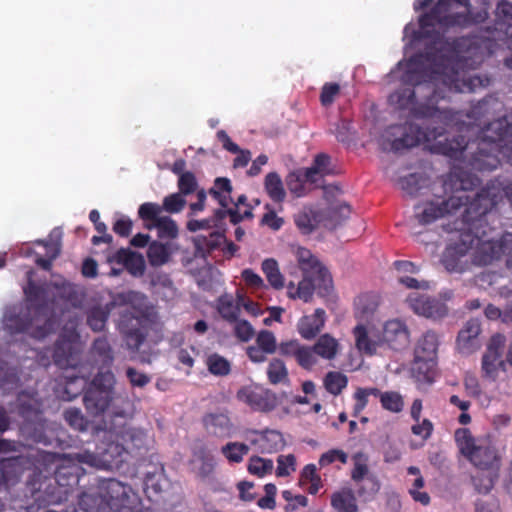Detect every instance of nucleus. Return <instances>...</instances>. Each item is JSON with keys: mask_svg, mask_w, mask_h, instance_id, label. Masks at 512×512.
<instances>
[{"mask_svg": "<svg viewBox=\"0 0 512 512\" xmlns=\"http://www.w3.org/2000/svg\"><path fill=\"white\" fill-rule=\"evenodd\" d=\"M476 43L467 37L451 41L438 37L424 53L414 55L408 62V69L402 76L405 85L389 97L399 109H410L413 117L430 119L435 124L450 125L459 120V115L447 107L439 106L447 93L474 92L485 84L480 76L463 75L459 69L479 65L483 57L472 47Z\"/></svg>", "mask_w": 512, "mask_h": 512, "instance_id": "nucleus-1", "label": "nucleus"}, {"mask_svg": "<svg viewBox=\"0 0 512 512\" xmlns=\"http://www.w3.org/2000/svg\"><path fill=\"white\" fill-rule=\"evenodd\" d=\"M452 138L437 137L430 143L431 151L461 160L476 171L485 172L496 169L500 157L512 164V113L502 119L489 123L479 131L475 139H470L472 132H459Z\"/></svg>", "mask_w": 512, "mask_h": 512, "instance_id": "nucleus-2", "label": "nucleus"}, {"mask_svg": "<svg viewBox=\"0 0 512 512\" xmlns=\"http://www.w3.org/2000/svg\"><path fill=\"white\" fill-rule=\"evenodd\" d=\"M501 199L500 189L488 183L475 194V199L462 215V227L451 237L442 252L440 262L449 272L463 273L468 267V253L485 234L483 216L495 208Z\"/></svg>", "mask_w": 512, "mask_h": 512, "instance_id": "nucleus-3", "label": "nucleus"}, {"mask_svg": "<svg viewBox=\"0 0 512 512\" xmlns=\"http://www.w3.org/2000/svg\"><path fill=\"white\" fill-rule=\"evenodd\" d=\"M479 183V179L464 171H453L444 180V190H450L449 197L436 196L415 207V217L421 225L431 224L438 219L456 214L475 199L468 194Z\"/></svg>", "mask_w": 512, "mask_h": 512, "instance_id": "nucleus-4", "label": "nucleus"}, {"mask_svg": "<svg viewBox=\"0 0 512 512\" xmlns=\"http://www.w3.org/2000/svg\"><path fill=\"white\" fill-rule=\"evenodd\" d=\"M52 455L53 461L49 465H41L40 482L42 483L41 499L47 503H61L67 501L74 488L78 486L84 470L78 462L77 453Z\"/></svg>", "mask_w": 512, "mask_h": 512, "instance_id": "nucleus-5", "label": "nucleus"}, {"mask_svg": "<svg viewBox=\"0 0 512 512\" xmlns=\"http://www.w3.org/2000/svg\"><path fill=\"white\" fill-rule=\"evenodd\" d=\"M53 456L47 451L36 450L27 455L2 458L0 460V475L6 485H15L25 471L31 470L27 485L36 500L41 499L42 483L40 482L41 465H49Z\"/></svg>", "mask_w": 512, "mask_h": 512, "instance_id": "nucleus-6", "label": "nucleus"}, {"mask_svg": "<svg viewBox=\"0 0 512 512\" xmlns=\"http://www.w3.org/2000/svg\"><path fill=\"white\" fill-rule=\"evenodd\" d=\"M486 16L487 13L484 12L473 17L469 0H438L429 12L419 17V25L423 30L436 25L443 28L466 27L482 22Z\"/></svg>", "mask_w": 512, "mask_h": 512, "instance_id": "nucleus-7", "label": "nucleus"}, {"mask_svg": "<svg viewBox=\"0 0 512 512\" xmlns=\"http://www.w3.org/2000/svg\"><path fill=\"white\" fill-rule=\"evenodd\" d=\"M33 395L22 392L18 396V413L24 419L21 431L26 440L36 444H51L48 423L43 416L42 403Z\"/></svg>", "mask_w": 512, "mask_h": 512, "instance_id": "nucleus-8", "label": "nucleus"}, {"mask_svg": "<svg viewBox=\"0 0 512 512\" xmlns=\"http://www.w3.org/2000/svg\"><path fill=\"white\" fill-rule=\"evenodd\" d=\"M3 325L10 334L26 333L36 339L45 338L50 330L49 319L35 316L34 311L23 304H15L6 308Z\"/></svg>", "mask_w": 512, "mask_h": 512, "instance_id": "nucleus-9", "label": "nucleus"}, {"mask_svg": "<svg viewBox=\"0 0 512 512\" xmlns=\"http://www.w3.org/2000/svg\"><path fill=\"white\" fill-rule=\"evenodd\" d=\"M111 434L114 435V439L97 447L96 453L88 450L78 452L76 454L78 462L101 469H119L123 463L129 462L130 459L122 441L117 439L115 423H111Z\"/></svg>", "mask_w": 512, "mask_h": 512, "instance_id": "nucleus-10", "label": "nucleus"}, {"mask_svg": "<svg viewBox=\"0 0 512 512\" xmlns=\"http://www.w3.org/2000/svg\"><path fill=\"white\" fill-rule=\"evenodd\" d=\"M150 322L148 313L142 309L132 306L121 311L118 328L129 350L140 349L148 336Z\"/></svg>", "mask_w": 512, "mask_h": 512, "instance_id": "nucleus-11", "label": "nucleus"}, {"mask_svg": "<svg viewBox=\"0 0 512 512\" xmlns=\"http://www.w3.org/2000/svg\"><path fill=\"white\" fill-rule=\"evenodd\" d=\"M100 494L112 512H140L142 500L128 484L115 478L105 479L100 485Z\"/></svg>", "mask_w": 512, "mask_h": 512, "instance_id": "nucleus-12", "label": "nucleus"}, {"mask_svg": "<svg viewBox=\"0 0 512 512\" xmlns=\"http://www.w3.org/2000/svg\"><path fill=\"white\" fill-rule=\"evenodd\" d=\"M113 394L114 393L108 390L88 387L83 397L86 410L90 414L98 416L103 414L111 404V423H114V419L116 418L127 420L132 416L130 402L114 398Z\"/></svg>", "mask_w": 512, "mask_h": 512, "instance_id": "nucleus-13", "label": "nucleus"}, {"mask_svg": "<svg viewBox=\"0 0 512 512\" xmlns=\"http://www.w3.org/2000/svg\"><path fill=\"white\" fill-rule=\"evenodd\" d=\"M448 127L445 124H439L433 127H420L416 124H406L404 126L395 125L389 127V132L392 135L397 133L401 134L400 137L395 138L390 143V149L394 152H399L419 145L421 142L430 143L436 140L437 137L444 136Z\"/></svg>", "mask_w": 512, "mask_h": 512, "instance_id": "nucleus-14", "label": "nucleus"}, {"mask_svg": "<svg viewBox=\"0 0 512 512\" xmlns=\"http://www.w3.org/2000/svg\"><path fill=\"white\" fill-rule=\"evenodd\" d=\"M492 209L483 216V229L485 234L475 243L477 247L476 260L483 265L491 264L494 260L507 256V265L512 266V233H505L498 240L487 239L490 227L487 223V215Z\"/></svg>", "mask_w": 512, "mask_h": 512, "instance_id": "nucleus-15", "label": "nucleus"}, {"mask_svg": "<svg viewBox=\"0 0 512 512\" xmlns=\"http://www.w3.org/2000/svg\"><path fill=\"white\" fill-rule=\"evenodd\" d=\"M82 344L75 329H63L54 344L53 361L61 369L76 368L80 362Z\"/></svg>", "mask_w": 512, "mask_h": 512, "instance_id": "nucleus-16", "label": "nucleus"}, {"mask_svg": "<svg viewBox=\"0 0 512 512\" xmlns=\"http://www.w3.org/2000/svg\"><path fill=\"white\" fill-rule=\"evenodd\" d=\"M116 432L117 439L122 441L130 461L144 459L152 448L153 439L143 428L133 427L127 425L126 422H120L116 424Z\"/></svg>", "mask_w": 512, "mask_h": 512, "instance_id": "nucleus-17", "label": "nucleus"}, {"mask_svg": "<svg viewBox=\"0 0 512 512\" xmlns=\"http://www.w3.org/2000/svg\"><path fill=\"white\" fill-rule=\"evenodd\" d=\"M162 208L159 204L145 202L138 209V216L143 221L144 228L157 229L160 239H175L179 229L176 222L169 216L161 215Z\"/></svg>", "mask_w": 512, "mask_h": 512, "instance_id": "nucleus-18", "label": "nucleus"}, {"mask_svg": "<svg viewBox=\"0 0 512 512\" xmlns=\"http://www.w3.org/2000/svg\"><path fill=\"white\" fill-rule=\"evenodd\" d=\"M352 460L353 468L351 470V479L355 483H360L364 479L366 480V485L359 486L356 493L360 498L367 500L378 493L380 483L375 475L369 473V458L365 453H355Z\"/></svg>", "mask_w": 512, "mask_h": 512, "instance_id": "nucleus-19", "label": "nucleus"}, {"mask_svg": "<svg viewBox=\"0 0 512 512\" xmlns=\"http://www.w3.org/2000/svg\"><path fill=\"white\" fill-rule=\"evenodd\" d=\"M505 342V336L499 333L490 338L482 358V372L485 377L495 380L499 367L503 365L502 354Z\"/></svg>", "mask_w": 512, "mask_h": 512, "instance_id": "nucleus-20", "label": "nucleus"}, {"mask_svg": "<svg viewBox=\"0 0 512 512\" xmlns=\"http://www.w3.org/2000/svg\"><path fill=\"white\" fill-rule=\"evenodd\" d=\"M496 20L493 28L487 27L488 35L485 39L492 41H502L512 37V2L503 0L497 4Z\"/></svg>", "mask_w": 512, "mask_h": 512, "instance_id": "nucleus-21", "label": "nucleus"}, {"mask_svg": "<svg viewBox=\"0 0 512 512\" xmlns=\"http://www.w3.org/2000/svg\"><path fill=\"white\" fill-rule=\"evenodd\" d=\"M408 302L412 310L421 316L432 319H441L448 314L447 305L437 298L427 295L411 294Z\"/></svg>", "mask_w": 512, "mask_h": 512, "instance_id": "nucleus-22", "label": "nucleus"}, {"mask_svg": "<svg viewBox=\"0 0 512 512\" xmlns=\"http://www.w3.org/2000/svg\"><path fill=\"white\" fill-rule=\"evenodd\" d=\"M247 434L253 436L248 437L250 444L262 454L276 453L285 445L282 433L274 429H251Z\"/></svg>", "mask_w": 512, "mask_h": 512, "instance_id": "nucleus-23", "label": "nucleus"}, {"mask_svg": "<svg viewBox=\"0 0 512 512\" xmlns=\"http://www.w3.org/2000/svg\"><path fill=\"white\" fill-rule=\"evenodd\" d=\"M296 256L299 267L304 274L315 277V280H318L320 283L322 282L326 289L331 285L332 278L329 271L310 250L299 247L296 251Z\"/></svg>", "mask_w": 512, "mask_h": 512, "instance_id": "nucleus-24", "label": "nucleus"}, {"mask_svg": "<svg viewBox=\"0 0 512 512\" xmlns=\"http://www.w3.org/2000/svg\"><path fill=\"white\" fill-rule=\"evenodd\" d=\"M32 272H28V282L23 288L25 295V306L34 311V315L42 316L48 319V302H47V291L42 285L36 284L32 280Z\"/></svg>", "mask_w": 512, "mask_h": 512, "instance_id": "nucleus-25", "label": "nucleus"}, {"mask_svg": "<svg viewBox=\"0 0 512 512\" xmlns=\"http://www.w3.org/2000/svg\"><path fill=\"white\" fill-rule=\"evenodd\" d=\"M237 398L255 411L270 412L276 407V398L273 394L251 387L241 388L237 392Z\"/></svg>", "mask_w": 512, "mask_h": 512, "instance_id": "nucleus-26", "label": "nucleus"}, {"mask_svg": "<svg viewBox=\"0 0 512 512\" xmlns=\"http://www.w3.org/2000/svg\"><path fill=\"white\" fill-rule=\"evenodd\" d=\"M410 333L399 319L388 320L383 327V340L393 349L401 350L409 344Z\"/></svg>", "mask_w": 512, "mask_h": 512, "instance_id": "nucleus-27", "label": "nucleus"}, {"mask_svg": "<svg viewBox=\"0 0 512 512\" xmlns=\"http://www.w3.org/2000/svg\"><path fill=\"white\" fill-rule=\"evenodd\" d=\"M468 460L479 470H499L501 459L495 447L479 444Z\"/></svg>", "mask_w": 512, "mask_h": 512, "instance_id": "nucleus-28", "label": "nucleus"}, {"mask_svg": "<svg viewBox=\"0 0 512 512\" xmlns=\"http://www.w3.org/2000/svg\"><path fill=\"white\" fill-rule=\"evenodd\" d=\"M481 332V325L478 319L468 320L457 336V347L463 354H471L478 347V335Z\"/></svg>", "mask_w": 512, "mask_h": 512, "instance_id": "nucleus-29", "label": "nucleus"}, {"mask_svg": "<svg viewBox=\"0 0 512 512\" xmlns=\"http://www.w3.org/2000/svg\"><path fill=\"white\" fill-rule=\"evenodd\" d=\"M326 312L322 308H317L313 314L304 315L297 324L298 333L303 339L311 340L316 337L324 327Z\"/></svg>", "mask_w": 512, "mask_h": 512, "instance_id": "nucleus-30", "label": "nucleus"}, {"mask_svg": "<svg viewBox=\"0 0 512 512\" xmlns=\"http://www.w3.org/2000/svg\"><path fill=\"white\" fill-rule=\"evenodd\" d=\"M202 423L208 433L219 438L230 436L233 429L228 414L224 412L208 413L204 415Z\"/></svg>", "mask_w": 512, "mask_h": 512, "instance_id": "nucleus-31", "label": "nucleus"}, {"mask_svg": "<svg viewBox=\"0 0 512 512\" xmlns=\"http://www.w3.org/2000/svg\"><path fill=\"white\" fill-rule=\"evenodd\" d=\"M316 287L323 288L326 292H329L332 284L326 289L322 282L320 283L318 280H315V277L304 274V278L298 283L297 287L293 282L288 284L287 294L289 298H299L304 302H308L311 300Z\"/></svg>", "mask_w": 512, "mask_h": 512, "instance_id": "nucleus-32", "label": "nucleus"}, {"mask_svg": "<svg viewBox=\"0 0 512 512\" xmlns=\"http://www.w3.org/2000/svg\"><path fill=\"white\" fill-rule=\"evenodd\" d=\"M379 295L375 293H363L354 301V317L360 321L369 322L378 309Z\"/></svg>", "mask_w": 512, "mask_h": 512, "instance_id": "nucleus-33", "label": "nucleus"}, {"mask_svg": "<svg viewBox=\"0 0 512 512\" xmlns=\"http://www.w3.org/2000/svg\"><path fill=\"white\" fill-rule=\"evenodd\" d=\"M61 237L62 231L60 228H54L50 235V242L45 240H38L37 244L43 245L46 248V258L38 257L36 264L44 270H50L52 261L57 258L61 250Z\"/></svg>", "mask_w": 512, "mask_h": 512, "instance_id": "nucleus-34", "label": "nucleus"}, {"mask_svg": "<svg viewBox=\"0 0 512 512\" xmlns=\"http://www.w3.org/2000/svg\"><path fill=\"white\" fill-rule=\"evenodd\" d=\"M353 336L355 338V346L360 352L367 355L376 353L380 339L377 335L371 334L364 324L359 323L354 327Z\"/></svg>", "mask_w": 512, "mask_h": 512, "instance_id": "nucleus-35", "label": "nucleus"}, {"mask_svg": "<svg viewBox=\"0 0 512 512\" xmlns=\"http://www.w3.org/2000/svg\"><path fill=\"white\" fill-rule=\"evenodd\" d=\"M439 336L433 330H428L418 339L414 355L416 358H433L437 360Z\"/></svg>", "mask_w": 512, "mask_h": 512, "instance_id": "nucleus-36", "label": "nucleus"}, {"mask_svg": "<svg viewBox=\"0 0 512 512\" xmlns=\"http://www.w3.org/2000/svg\"><path fill=\"white\" fill-rule=\"evenodd\" d=\"M285 181L290 193L298 198L307 194L306 183L316 184L306 168H300L290 172Z\"/></svg>", "mask_w": 512, "mask_h": 512, "instance_id": "nucleus-37", "label": "nucleus"}, {"mask_svg": "<svg viewBox=\"0 0 512 512\" xmlns=\"http://www.w3.org/2000/svg\"><path fill=\"white\" fill-rule=\"evenodd\" d=\"M117 305V300L110 301L104 307L94 306L87 312V324L95 332L102 331L107 323L109 314Z\"/></svg>", "mask_w": 512, "mask_h": 512, "instance_id": "nucleus-38", "label": "nucleus"}, {"mask_svg": "<svg viewBox=\"0 0 512 512\" xmlns=\"http://www.w3.org/2000/svg\"><path fill=\"white\" fill-rule=\"evenodd\" d=\"M331 506L336 512H358L356 495L350 488H343L331 495Z\"/></svg>", "mask_w": 512, "mask_h": 512, "instance_id": "nucleus-39", "label": "nucleus"}, {"mask_svg": "<svg viewBox=\"0 0 512 512\" xmlns=\"http://www.w3.org/2000/svg\"><path fill=\"white\" fill-rule=\"evenodd\" d=\"M172 247L169 243L154 240L147 249L148 262L152 267H161L170 261Z\"/></svg>", "mask_w": 512, "mask_h": 512, "instance_id": "nucleus-40", "label": "nucleus"}, {"mask_svg": "<svg viewBox=\"0 0 512 512\" xmlns=\"http://www.w3.org/2000/svg\"><path fill=\"white\" fill-rule=\"evenodd\" d=\"M416 358L412 365V374L419 382L432 383L436 374L437 360L433 358Z\"/></svg>", "mask_w": 512, "mask_h": 512, "instance_id": "nucleus-41", "label": "nucleus"}, {"mask_svg": "<svg viewBox=\"0 0 512 512\" xmlns=\"http://www.w3.org/2000/svg\"><path fill=\"white\" fill-rule=\"evenodd\" d=\"M313 349L318 357L330 361L335 359L339 353L340 344L336 338L325 333L313 344Z\"/></svg>", "mask_w": 512, "mask_h": 512, "instance_id": "nucleus-42", "label": "nucleus"}, {"mask_svg": "<svg viewBox=\"0 0 512 512\" xmlns=\"http://www.w3.org/2000/svg\"><path fill=\"white\" fill-rule=\"evenodd\" d=\"M306 170L314 179L316 184L327 175H332L334 169L331 166V157L325 153H319L314 157L312 165Z\"/></svg>", "mask_w": 512, "mask_h": 512, "instance_id": "nucleus-43", "label": "nucleus"}, {"mask_svg": "<svg viewBox=\"0 0 512 512\" xmlns=\"http://www.w3.org/2000/svg\"><path fill=\"white\" fill-rule=\"evenodd\" d=\"M232 184L226 177H218L214 181L213 187L209 190V194L218 201L221 207L226 208L232 201Z\"/></svg>", "mask_w": 512, "mask_h": 512, "instance_id": "nucleus-44", "label": "nucleus"}, {"mask_svg": "<svg viewBox=\"0 0 512 512\" xmlns=\"http://www.w3.org/2000/svg\"><path fill=\"white\" fill-rule=\"evenodd\" d=\"M264 188L272 201L281 203L286 197V192L283 186L280 175L276 172H270L265 176Z\"/></svg>", "mask_w": 512, "mask_h": 512, "instance_id": "nucleus-45", "label": "nucleus"}, {"mask_svg": "<svg viewBox=\"0 0 512 512\" xmlns=\"http://www.w3.org/2000/svg\"><path fill=\"white\" fill-rule=\"evenodd\" d=\"M217 310L226 321L236 322L240 314V304L235 302L232 295L225 294L218 298Z\"/></svg>", "mask_w": 512, "mask_h": 512, "instance_id": "nucleus-46", "label": "nucleus"}, {"mask_svg": "<svg viewBox=\"0 0 512 512\" xmlns=\"http://www.w3.org/2000/svg\"><path fill=\"white\" fill-rule=\"evenodd\" d=\"M205 364L208 371L218 377H224L231 372V363L218 353H211L206 357Z\"/></svg>", "mask_w": 512, "mask_h": 512, "instance_id": "nucleus-47", "label": "nucleus"}, {"mask_svg": "<svg viewBox=\"0 0 512 512\" xmlns=\"http://www.w3.org/2000/svg\"><path fill=\"white\" fill-rule=\"evenodd\" d=\"M499 470L479 471L472 477L473 485L480 494H488L494 487Z\"/></svg>", "mask_w": 512, "mask_h": 512, "instance_id": "nucleus-48", "label": "nucleus"}, {"mask_svg": "<svg viewBox=\"0 0 512 512\" xmlns=\"http://www.w3.org/2000/svg\"><path fill=\"white\" fill-rule=\"evenodd\" d=\"M92 352L99 358L102 368H109L112 365L114 355L107 338L99 337L95 339L92 345Z\"/></svg>", "mask_w": 512, "mask_h": 512, "instance_id": "nucleus-49", "label": "nucleus"}, {"mask_svg": "<svg viewBox=\"0 0 512 512\" xmlns=\"http://www.w3.org/2000/svg\"><path fill=\"white\" fill-rule=\"evenodd\" d=\"M267 377L273 385L288 383L289 374L285 363L278 358L272 359L267 367Z\"/></svg>", "mask_w": 512, "mask_h": 512, "instance_id": "nucleus-50", "label": "nucleus"}, {"mask_svg": "<svg viewBox=\"0 0 512 512\" xmlns=\"http://www.w3.org/2000/svg\"><path fill=\"white\" fill-rule=\"evenodd\" d=\"M262 271L267 281L274 289H282L284 287V277L281 274L278 263L275 259L269 258L262 262Z\"/></svg>", "mask_w": 512, "mask_h": 512, "instance_id": "nucleus-51", "label": "nucleus"}, {"mask_svg": "<svg viewBox=\"0 0 512 512\" xmlns=\"http://www.w3.org/2000/svg\"><path fill=\"white\" fill-rule=\"evenodd\" d=\"M455 441L460 452L468 459L476 450L479 444H476L474 437L467 428H459L455 431Z\"/></svg>", "mask_w": 512, "mask_h": 512, "instance_id": "nucleus-52", "label": "nucleus"}, {"mask_svg": "<svg viewBox=\"0 0 512 512\" xmlns=\"http://www.w3.org/2000/svg\"><path fill=\"white\" fill-rule=\"evenodd\" d=\"M248 452L249 446L241 442H228L221 447V453L229 463H241Z\"/></svg>", "mask_w": 512, "mask_h": 512, "instance_id": "nucleus-53", "label": "nucleus"}, {"mask_svg": "<svg viewBox=\"0 0 512 512\" xmlns=\"http://www.w3.org/2000/svg\"><path fill=\"white\" fill-rule=\"evenodd\" d=\"M348 378L341 372H328L324 378V387L332 395L338 396L347 387Z\"/></svg>", "mask_w": 512, "mask_h": 512, "instance_id": "nucleus-54", "label": "nucleus"}, {"mask_svg": "<svg viewBox=\"0 0 512 512\" xmlns=\"http://www.w3.org/2000/svg\"><path fill=\"white\" fill-rule=\"evenodd\" d=\"M63 416L66 423L74 430L80 432L88 430L90 422L79 408L70 407L64 411Z\"/></svg>", "mask_w": 512, "mask_h": 512, "instance_id": "nucleus-55", "label": "nucleus"}, {"mask_svg": "<svg viewBox=\"0 0 512 512\" xmlns=\"http://www.w3.org/2000/svg\"><path fill=\"white\" fill-rule=\"evenodd\" d=\"M274 468V463L271 459L262 458L260 456H252L249 459L247 470L250 474L262 478L271 474Z\"/></svg>", "mask_w": 512, "mask_h": 512, "instance_id": "nucleus-56", "label": "nucleus"}, {"mask_svg": "<svg viewBox=\"0 0 512 512\" xmlns=\"http://www.w3.org/2000/svg\"><path fill=\"white\" fill-rule=\"evenodd\" d=\"M66 379L64 387L65 399L71 401L86 389L87 379L84 376L74 374L67 376Z\"/></svg>", "mask_w": 512, "mask_h": 512, "instance_id": "nucleus-57", "label": "nucleus"}, {"mask_svg": "<svg viewBox=\"0 0 512 512\" xmlns=\"http://www.w3.org/2000/svg\"><path fill=\"white\" fill-rule=\"evenodd\" d=\"M380 403L384 410L392 413H400L404 408L403 396L397 391H385Z\"/></svg>", "mask_w": 512, "mask_h": 512, "instance_id": "nucleus-58", "label": "nucleus"}, {"mask_svg": "<svg viewBox=\"0 0 512 512\" xmlns=\"http://www.w3.org/2000/svg\"><path fill=\"white\" fill-rule=\"evenodd\" d=\"M101 370L95 375L89 388H97L101 390H108L114 393L115 376L109 368Z\"/></svg>", "mask_w": 512, "mask_h": 512, "instance_id": "nucleus-59", "label": "nucleus"}, {"mask_svg": "<svg viewBox=\"0 0 512 512\" xmlns=\"http://www.w3.org/2000/svg\"><path fill=\"white\" fill-rule=\"evenodd\" d=\"M295 360L302 368L306 370L312 369L317 363V355L314 352L313 346L301 345Z\"/></svg>", "mask_w": 512, "mask_h": 512, "instance_id": "nucleus-60", "label": "nucleus"}, {"mask_svg": "<svg viewBox=\"0 0 512 512\" xmlns=\"http://www.w3.org/2000/svg\"><path fill=\"white\" fill-rule=\"evenodd\" d=\"M186 205V200L184 199L183 195L180 193H173L168 196H166L163 199L162 211H166L168 213H179L183 210V208Z\"/></svg>", "mask_w": 512, "mask_h": 512, "instance_id": "nucleus-61", "label": "nucleus"}, {"mask_svg": "<svg viewBox=\"0 0 512 512\" xmlns=\"http://www.w3.org/2000/svg\"><path fill=\"white\" fill-rule=\"evenodd\" d=\"M19 376L17 370L12 367L0 368V386L4 390H12L19 384Z\"/></svg>", "mask_w": 512, "mask_h": 512, "instance_id": "nucleus-62", "label": "nucleus"}, {"mask_svg": "<svg viewBox=\"0 0 512 512\" xmlns=\"http://www.w3.org/2000/svg\"><path fill=\"white\" fill-rule=\"evenodd\" d=\"M277 464L276 475L278 477L289 476L296 470V457L293 454L279 455Z\"/></svg>", "mask_w": 512, "mask_h": 512, "instance_id": "nucleus-63", "label": "nucleus"}, {"mask_svg": "<svg viewBox=\"0 0 512 512\" xmlns=\"http://www.w3.org/2000/svg\"><path fill=\"white\" fill-rule=\"evenodd\" d=\"M256 345L268 354H273L277 350L276 338L269 330H261L258 333L256 337Z\"/></svg>", "mask_w": 512, "mask_h": 512, "instance_id": "nucleus-64", "label": "nucleus"}]
</instances>
